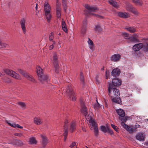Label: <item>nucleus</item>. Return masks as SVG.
Instances as JSON below:
<instances>
[{
    "mask_svg": "<svg viewBox=\"0 0 148 148\" xmlns=\"http://www.w3.org/2000/svg\"><path fill=\"white\" fill-rule=\"evenodd\" d=\"M80 102L81 106V112L83 114L86 119H89L88 122L89 126L91 130H94V132L95 135L97 136L98 134V128L97 126V124L95 122V120L92 118L91 117L88 118L86 117L88 113V110L87 108L84 105V99H80Z\"/></svg>",
    "mask_w": 148,
    "mask_h": 148,
    "instance_id": "obj_1",
    "label": "nucleus"
},
{
    "mask_svg": "<svg viewBox=\"0 0 148 148\" xmlns=\"http://www.w3.org/2000/svg\"><path fill=\"white\" fill-rule=\"evenodd\" d=\"M85 7L88 10L85 12V13L86 14H89L90 16H94L100 19L103 18V17L102 16L91 12H95L97 10V9L96 7L92 5H89L88 4H85Z\"/></svg>",
    "mask_w": 148,
    "mask_h": 148,
    "instance_id": "obj_2",
    "label": "nucleus"
},
{
    "mask_svg": "<svg viewBox=\"0 0 148 148\" xmlns=\"http://www.w3.org/2000/svg\"><path fill=\"white\" fill-rule=\"evenodd\" d=\"M108 94L111 98L118 97L120 95L119 90L115 88L111 84H109L108 87Z\"/></svg>",
    "mask_w": 148,
    "mask_h": 148,
    "instance_id": "obj_3",
    "label": "nucleus"
},
{
    "mask_svg": "<svg viewBox=\"0 0 148 148\" xmlns=\"http://www.w3.org/2000/svg\"><path fill=\"white\" fill-rule=\"evenodd\" d=\"M36 69V72L38 77V79L42 83H43L44 82H46V80L48 78L47 75H44L42 69L39 66H37Z\"/></svg>",
    "mask_w": 148,
    "mask_h": 148,
    "instance_id": "obj_4",
    "label": "nucleus"
},
{
    "mask_svg": "<svg viewBox=\"0 0 148 148\" xmlns=\"http://www.w3.org/2000/svg\"><path fill=\"white\" fill-rule=\"evenodd\" d=\"M116 111L118 114L120 116L119 119L121 122H126L129 119L128 117H124L125 115V113L123 109H119L116 110Z\"/></svg>",
    "mask_w": 148,
    "mask_h": 148,
    "instance_id": "obj_5",
    "label": "nucleus"
},
{
    "mask_svg": "<svg viewBox=\"0 0 148 148\" xmlns=\"http://www.w3.org/2000/svg\"><path fill=\"white\" fill-rule=\"evenodd\" d=\"M66 94L69 98L71 99L72 101H74L76 100L75 94L72 88L70 86H68L66 91Z\"/></svg>",
    "mask_w": 148,
    "mask_h": 148,
    "instance_id": "obj_6",
    "label": "nucleus"
},
{
    "mask_svg": "<svg viewBox=\"0 0 148 148\" xmlns=\"http://www.w3.org/2000/svg\"><path fill=\"white\" fill-rule=\"evenodd\" d=\"M7 74L10 75L13 77L17 79H21V77L14 71L9 69H6L4 71Z\"/></svg>",
    "mask_w": 148,
    "mask_h": 148,
    "instance_id": "obj_7",
    "label": "nucleus"
},
{
    "mask_svg": "<svg viewBox=\"0 0 148 148\" xmlns=\"http://www.w3.org/2000/svg\"><path fill=\"white\" fill-rule=\"evenodd\" d=\"M52 62L55 68L56 72V73L58 72V58L56 54H54L53 56Z\"/></svg>",
    "mask_w": 148,
    "mask_h": 148,
    "instance_id": "obj_8",
    "label": "nucleus"
},
{
    "mask_svg": "<svg viewBox=\"0 0 148 148\" xmlns=\"http://www.w3.org/2000/svg\"><path fill=\"white\" fill-rule=\"evenodd\" d=\"M26 20L24 18L22 19L20 22V24L23 32L24 34H25L27 30L25 26Z\"/></svg>",
    "mask_w": 148,
    "mask_h": 148,
    "instance_id": "obj_9",
    "label": "nucleus"
},
{
    "mask_svg": "<svg viewBox=\"0 0 148 148\" xmlns=\"http://www.w3.org/2000/svg\"><path fill=\"white\" fill-rule=\"evenodd\" d=\"M121 125L125 128L128 131L133 132L135 130V129H134L133 127L132 126H129L125 124L124 122H122L121 123Z\"/></svg>",
    "mask_w": 148,
    "mask_h": 148,
    "instance_id": "obj_10",
    "label": "nucleus"
},
{
    "mask_svg": "<svg viewBox=\"0 0 148 148\" xmlns=\"http://www.w3.org/2000/svg\"><path fill=\"white\" fill-rule=\"evenodd\" d=\"M121 57V56L119 54H116L113 55L110 58L112 61L116 62L119 61Z\"/></svg>",
    "mask_w": 148,
    "mask_h": 148,
    "instance_id": "obj_11",
    "label": "nucleus"
},
{
    "mask_svg": "<svg viewBox=\"0 0 148 148\" xmlns=\"http://www.w3.org/2000/svg\"><path fill=\"white\" fill-rule=\"evenodd\" d=\"M111 84L114 87L115 86H119L121 84V81L118 79H114L112 80Z\"/></svg>",
    "mask_w": 148,
    "mask_h": 148,
    "instance_id": "obj_12",
    "label": "nucleus"
},
{
    "mask_svg": "<svg viewBox=\"0 0 148 148\" xmlns=\"http://www.w3.org/2000/svg\"><path fill=\"white\" fill-rule=\"evenodd\" d=\"M143 44L142 43L135 45L133 47V49L135 51H138L141 48H143Z\"/></svg>",
    "mask_w": 148,
    "mask_h": 148,
    "instance_id": "obj_13",
    "label": "nucleus"
},
{
    "mask_svg": "<svg viewBox=\"0 0 148 148\" xmlns=\"http://www.w3.org/2000/svg\"><path fill=\"white\" fill-rule=\"evenodd\" d=\"M42 143L44 147H45L48 143V140L45 135H41Z\"/></svg>",
    "mask_w": 148,
    "mask_h": 148,
    "instance_id": "obj_14",
    "label": "nucleus"
},
{
    "mask_svg": "<svg viewBox=\"0 0 148 148\" xmlns=\"http://www.w3.org/2000/svg\"><path fill=\"white\" fill-rule=\"evenodd\" d=\"M51 8L48 2H45L44 4V11L45 13L51 12Z\"/></svg>",
    "mask_w": 148,
    "mask_h": 148,
    "instance_id": "obj_15",
    "label": "nucleus"
},
{
    "mask_svg": "<svg viewBox=\"0 0 148 148\" xmlns=\"http://www.w3.org/2000/svg\"><path fill=\"white\" fill-rule=\"evenodd\" d=\"M136 138L137 140L140 141H143L145 140V136L141 133L137 134L136 135Z\"/></svg>",
    "mask_w": 148,
    "mask_h": 148,
    "instance_id": "obj_16",
    "label": "nucleus"
},
{
    "mask_svg": "<svg viewBox=\"0 0 148 148\" xmlns=\"http://www.w3.org/2000/svg\"><path fill=\"white\" fill-rule=\"evenodd\" d=\"M118 16L120 17L127 18L130 16L129 13L126 12H119L118 13Z\"/></svg>",
    "mask_w": 148,
    "mask_h": 148,
    "instance_id": "obj_17",
    "label": "nucleus"
},
{
    "mask_svg": "<svg viewBox=\"0 0 148 148\" xmlns=\"http://www.w3.org/2000/svg\"><path fill=\"white\" fill-rule=\"evenodd\" d=\"M5 122L9 125H10L12 127L14 128L18 127L20 128H23V127L20 126L18 124H16L14 122H12V123H11L9 121L7 120H6Z\"/></svg>",
    "mask_w": 148,
    "mask_h": 148,
    "instance_id": "obj_18",
    "label": "nucleus"
},
{
    "mask_svg": "<svg viewBox=\"0 0 148 148\" xmlns=\"http://www.w3.org/2000/svg\"><path fill=\"white\" fill-rule=\"evenodd\" d=\"M120 73V70L118 68L113 69L111 72V75L114 76H117Z\"/></svg>",
    "mask_w": 148,
    "mask_h": 148,
    "instance_id": "obj_19",
    "label": "nucleus"
},
{
    "mask_svg": "<svg viewBox=\"0 0 148 148\" xmlns=\"http://www.w3.org/2000/svg\"><path fill=\"white\" fill-rule=\"evenodd\" d=\"M125 29H127L128 31L131 33H134L136 32V28L133 26H127L125 28Z\"/></svg>",
    "mask_w": 148,
    "mask_h": 148,
    "instance_id": "obj_20",
    "label": "nucleus"
},
{
    "mask_svg": "<svg viewBox=\"0 0 148 148\" xmlns=\"http://www.w3.org/2000/svg\"><path fill=\"white\" fill-rule=\"evenodd\" d=\"M136 34H134L132 36L130 37L129 40L131 42L136 43L138 42L139 40L138 38V37H136Z\"/></svg>",
    "mask_w": 148,
    "mask_h": 148,
    "instance_id": "obj_21",
    "label": "nucleus"
},
{
    "mask_svg": "<svg viewBox=\"0 0 148 148\" xmlns=\"http://www.w3.org/2000/svg\"><path fill=\"white\" fill-rule=\"evenodd\" d=\"M34 123L36 125H40L42 123V121L40 118L36 117L34 119Z\"/></svg>",
    "mask_w": 148,
    "mask_h": 148,
    "instance_id": "obj_22",
    "label": "nucleus"
},
{
    "mask_svg": "<svg viewBox=\"0 0 148 148\" xmlns=\"http://www.w3.org/2000/svg\"><path fill=\"white\" fill-rule=\"evenodd\" d=\"M112 98V100L114 102L116 103H117L121 104L122 101L120 97H114Z\"/></svg>",
    "mask_w": 148,
    "mask_h": 148,
    "instance_id": "obj_23",
    "label": "nucleus"
},
{
    "mask_svg": "<svg viewBox=\"0 0 148 148\" xmlns=\"http://www.w3.org/2000/svg\"><path fill=\"white\" fill-rule=\"evenodd\" d=\"M76 127V124L75 122L74 121H73L70 124V131L71 132H73L75 130Z\"/></svg>",
    "mask_w": 148,
    "mask_h": 148,
    "instance_id": "obj_24",
    "label": "nucleus"
},
{
    "mask_svg": "<svg viewBox=\"0 0 148 148\" xmlns=\"http://www.w3.org/2000/svg\"><path fill=\"white\" fill-rule=\"evenodd\" d=\"M61 24L62 29L65 32L67 33V29L66 27V23L63 19L62 20Z\"/></svg>",
    "mask_w": 148,
    "mask_h": 148,
    "instance_id": "obj_25",
    "label": "nucleus"
},
{
    "mask_svg": "<svg viewBox=\"0 0 148 148\" xmlns=\"http://www.w3.org/2000/svg\"><path fill=\"white\" fill-rule=\"evenodd\" d=\"M109 3L111 5L115 8L118 7L119 6L118 4L113 0H108Z\"/></svg>",
    "mask_w": 148,
    "mask_h": 148,
    "instance_id": "obj_26",
    "label": "nucleus"
},
{
    "mask_svg": "<svg viewBox=\"0 0 148 148\" xmlns=\"http://www.w3.org/2000/svg\"><path fill=\"white\" fill-rule=\"evenodd\" d=\"M45 17L48 23H49L51 18V12L45 13Z\"/></svg>",
    "mask_w": 148,
    "mask_h": 148,
    "instance_id": "obj_27",
    "label": "nucleus"
},
{
    "mask_svg": "<svg viewBox=\"0 0 148 148\" xmlns=\"http://www.w3.org/2000/svg\"><path fill=\"white\" fill-rule=\"evenodd\" d=\"M67 0H62V5L65 12H66L67 8Z\"/></svg>",
    "mask_w": 148,
    "mask_h": 148,
    "instance_id": "obj_28",
    "label": "nucleus"
},
{
    "mask_svg": "<svg viewBox=\"0 0 148 148\" xmlns=\"http://www.w3.org/2000/svg\"><path fill=\"white\" fill-rule=\"evenodd\" d=\"M56 9L57 16L58 18H60L61 16V7L56 8Z\"/></svg>",
    "mask_w": 148,
    "mask_h": 148,
    "instance_id": "obj_29",
    "label": "nucleus"
},
{
    "mask_svg": "<svg viewBox=\"0 0 148 148\" xmlns=\"http://www.w3.org/2000/svg\"><path fill=\"white\" fill-rule=\"evenodd\" d=\"M86 27H81L80 29V33L82 36H84L86 33Z\"/></svg>",
    "mask_w": 148,
    "mask_h": 148,
    "instance_id": "obj_30",
    "label": "nucleus"
},
{
    "mask_svg": "<svg viewBox=\"0 0 148 148\" xmlns=\"http://www.w3.org/2000/svg\"><path fill=\"white\" fill-rule=\"evenodd\" d=\"M64 132L63 133V135L64 136V141H66L67 137V136L68 132V128H65V127H64Z\"/></svg>",
    "mask_w": 148,
    "mask_h": 148,
    "instance_id": "obj_31",
    "label": "nucleus"
},
{
    "mask_svg": "<svg viewBox=\"0 0 148 148\" xmlns=\"http://www.w3.org/2000/svg\"><path fill=\"white\" fill-rule=\"evenodd\" d=\"M88 43L89 48L90 49H92L94 47L93 43L92 41L89 38L88 39Z\"/></svg>",
    "mask_w": 148,
    "mask_h": 148,
    "instance_id": "obj_32",
    "label": "nucleus"
},
{
    "mask_svg": "<svg viewBox=\"0 0 148 148\" xmlns=\"http://www.w3.org/2000/svg\"><path fill=\"white\" fill-rule=\"evenodd\" d=\"M27 78L29 80L33 82H35V80L33 78V77L30 75H29L28 74L25 77Z\"/></svg>",
    "mask_w": 148,
    "mask_h": 148,
    "instance_id": "obj_33",
    "label": "nucleus"
},
{
    "mask_svg": "<svg viewBox=\"0 0 148 148\" xmlns=\"http://www.w3.org/2000/svg\"><path fill=\"white\" fill-rule=\"evenodd\" d=\"M80 80L81 81V84L82 85H84V77L83 75V73H80Z\"/></svg>",
    "mask_w": 148,
    "mask_h": 148,
    "instance_id": "obj_34",
    "label": "nucleus"
},
{
    "mask_svg": "<svg viewBox=\"0 0 148 148\" xmlns=\"http://www.w3.org/2000/svg\"><path fill=\"white\" fill-rule=\"evenodd\" d=\"M101 106H100L97 102L96 103L94 104L93 106L95 110L98 109L100 108H101Z\"/></svg>",
    "mask_w": 148,
    "mask_h": 148,
    "instance_id": "obj_35",
    "label": "nucleus"
},
{
    "mask_svg": "<svg viewBox=\"0 0 148 148\" xmlns=\"http://www.w3.org/2000/svg\"><path fill=\"white\" fill-rule=\"evenodd\" d=\"M108 128V127H106L105 126H101V130L102 131L105 133L107 132Z\"/></svg>",
    "mask_w": 148,
    "mask_h": 148,
    "instance_id": "obj_36",
    "label": "nucleus"
},
{
    "mask_svg": "<svg viewBox=\"0 0 148 148\" xmlns=\"http://www.w3.org/2000/svg\"><path fill=\"white\" fill-rule=\"evenodd\" d=\"M36 143L35 139L34 138L32 137L30 138L29 143L31 144H35Z\"/></svg>",
    "mask_w": 148,
    "mask_h": 148,
    "instance_id": "obj_37",
    "label": "nucleus"
},
{
    "mask_svg": "<svg viewBox=\"0 0 148 148\" xmlns=\"http://www.w3.org/2000/svg\"><path fill=\"white\" fill-rule=\"evenodd\" d=\"M18 71L21 74L23 75L25 77H26L27 75L28 74V73H26L25 71H23L21 69H18Z\"/></svg>",
    "mask_w": 148,
    "mask_h": 148,
    "instance_id": "obj_38",
    "label": "nucleus"
},
{
    "mask_svg": "<svg viewBox=\"0 0 148 148\" xmlns=\"http://www.w3.org/2000/svg\"><path fill=\"white\" fill-rule=\"evenodd\" d=\"M133 2L137 5H140L142 3V1L140 0H132Z\"/></svg>",
    "mask_w": 148,
    "mask_h": 148,
    "instance_id": "obj_39",
    "label": "nucleus"
},
{
    "mask_svg": "<svg viewBox=\"0 0 148 148\" xmlns=\"http://www.w3.org/2000/svg\"><path fill=\"white\" fill-rule=\"evenodd\" d=\"M95 30L97 31H102V29L99 25H97L95 26Z\"/></svg>",
    "mask_w": 148,
    "mask_h": 148,
    "instance_id": "obj_40",
    "label": "nucleus"
},
{
    "mask_svg": "<svg viewBox=\"0 0 148 148\" xmlns=\"http://www.w3.org/2000/svg\"><path fill=\"white\" fill-rule=\"evenodd\" d=\"M123 35L124 37L126 39H130V37L129 36V34L125 32L123 34Z\"/></svg>",
    "mask_w": 148,
    "mask_h": 148,
    "instance_id": "obj_41",
    "label": "nucleus"
},
{
    "mask_svg": "<svg viewBox=\"0 0 148 148\" xmlns=\"http://www.w3.org/2000/svg\"><path fill=\"white\" fill-rule=\"evenodd\" d=\"M54 38V34L53 33L51 32L50 33L49 35V39L50 41H52L53 40V39Z\"/></svg>",
    "mask_w": 148,
    "mask_h": 148,
    "instance_id": "obj_42",
    "label": "nucleus"
},
{
    "mask_svg": "<svg viewBox=\"0 0 148 148\" xmlns=\"http://www.w3.org/2000/svg\"><path fill=\"white\" fill-rule=\"evenodd\" d=\"M143 48L145 51H148V44L146 43L144 45H143Z\"/></svg>",
    "mask_w": 148,
    "mask_h": 148,
    "instance_id": "obj_43",
    "label": "nucleus"
},
{
    "mask_svg": "<svg viewBox=\"0 0 148 148\" xmlns=\"http://www.w3.org/2000/svg\"><path fill=\"white\" fill-rule=\"evenodd\" d=\"M87 21L86 20H84L82 22V27H84L87 28Z\"/></svg>",
    "mask_w": 148,
    "mask_h": 148,
    "instance_id": "obj_44",
    "label": "nucleus"
},
{
    "mask_svg": "<svg viewBox=\"0 0 148 148\" xmlns=\"http://www.w3.org/2000/svg\"><path fill=\"white\" fill-rule=\"evenodd\" d=\"M133 6L131 5H127L126 7V8L128 11H130L132 9V8H133Z\"/></svg>",
    "mask_w": 148,
    "mask_h": 148,
    "instance_id": "obj_45",
    "label": "nucleus"
},
{
    "mask_svg": "<svg viewBox=\"0 0 148 148\" xmlns=\"http://www.w3.org/2000/svg\"><path fill=\"white\" fill-rule=\"evenodd\" d=\"M112 127L115 130L116 132H118L119 130V128L114 125L112 124L111 125Z\"/></svg>",
    "mask_w": 148,
    "mask_h": 148,
    "instance_id": "obj_46",
    "label": "nucleus"
},
{
    "mask_svg": "<svg viewBox=\"0 0 148 148\" xmlns=\"http://www.w3.org/2000/svg\"><path fill=\"white\" fill-rule=\"evenodd\" d=\"M77 145L76 143L75 142H73L72 143H71V144L69 147L71 148H73L74 147H76Z\"/></svg>",
    "mask_w": 148,
    "mask_h": 148,
    "instance_id": "obj_47",
    "label": "nucleus"
},
{
    "mask_svg": "<svg viewBox=\"0 0 148 148\" xmlns=\"http://www.w3.org/2000/svg\"><path fill=\"white\" fill-rule=\"evenodd\" d=\"M130 11L135 14H138L137 10L133 7Z\"/></svg>",
    "mask_w": 148,
    "mask_h": 148,
    "instance_id": "obj_48",
    "label": "nucleus"
},
{
    "mask_svg": "<svg viewBox=\"0 0 148 148\" xmlns=\"http://www.w3.org/2000/svg\"><path fill=\"white\" fill-rule=\"evenodd\" d=\"M130 11L135 14H138L137 10L133 7Z\"/></svg>",
    "mask_w": 148,
    "mask_h": 148,
    "instance_id": "obj_49",
    "label": "nucleus"
},
{
    "mask_svg": "<svg viewBox=\"0 0 148 148\" xmlns=\"http://www.w3.org/2000/svg\"><path fill=\"white\" fill-rule=\"evenodd\" d=\"M69 122V121L68 120L66 119L65 120L64 122V127H65V128H68V123Z\"/></svg>",
    "mask_w": 148,
    "mask_h": 148,
    "instance_id": "obj_50",
    "label": "nucleus"
},
{
    "mask_svg": "<svg viewBox=\"0 0 148 148\" xmlns=\"http://www.w3.org/2000/svg\"><path fill=\"white\" fill-rule=\"evenodd\" d=\"M56 8L60 7L61 4L58 0H56Z\"/></svg>",
    "mask_w": 148,
    "mask_h": 148,
    "instance_id": "obj_51",
    "label": "nucleus"
},
{
    "mask_svg": "<svg viewBox=\"0 0 148 148\" xmlns=\"http://www.w3.org/2000/svg\"><path fill=\"white\" fill-rule=\"evenodd\" d=\"M3 81L4 82L8 83H10L11 82L10 79L9 78L7 77L4 79Z\"/></svg>",
    "mask_w": 148,
    "mask_h": 148,
    "instance_id": "obj_52",
    "label": "nucleus"
},
{
    "mask_svg": "<svg viewBox=\"0 0 148 148\" xmlns=\"http://www.w3.org/2000/svg\"><path fill=\"white\" fill-rule=\"evenodd\" d=\"M107 132L108 133L110 134L111 135L113 134V133L112 131L110 129L109 127L107 130Z\"/></svg>",
    "mask_w": 148,
    "mask_h": 148,
    "instance_id": "obj_53",
    "label": "nucleus"
},
{
    "mask_svg": "<svg viewBox=\"0 0 148 148\" xmlns=\"http://www.w3.org/2000/svg\"><path fill=\"white\" fill-rule=\"evenodd\" d=\"M18 104L22 108H24L25 107V104L23 102H20L18 103Z\"/></svg>",
    "mask_w": 148,
    "mask_h": 148,
    "instance_id": "obj_54",
    "label": "nucleus"
},
{
    "mask_svg": "<svg viewBox=\"0 0 148 148\" xmlns=\"http://www.w3.org/2000/svg\"><path fill=\"white\" fill-rule=\"evenodd\" d=\"M98 78V76H96L95 78L96 82V83L97 84H99L100 83V80H99Z\"/></svg>",
    "mask_w": 148,
    "mask_h": 148,
    "instance_id": "obj_55",
    "label": "nucleus"
},
{
    "mask_svg": "<svg viewBox=\"0 0 148 148\" xmlns=\"http://www.w3.org/2000/svg\"><path fill=\"white\" fill-rule=\"evenodd\" d=\"M140 127V125L137 123H136L135 125V128L136 129L139 128Z\"/></svg>",
    "mask_w": 148,
    "mask_h": 148,
    "instance_id": "obj_56",
    "label": "nucleus"
},
{
    "mask_svg": "<svg viewBox=\"0 0 148 148\" xmlns=\"http://www.w3.org/2000/svg\"><path fill=\"white\" fill-rule=\"evenodd\" d=\"M54 47V46L53 45H51L49 47V49L50 50H51Z\"/></svg>",
    "mask_w": 148,
    "mask_h": 148,
    "instance_id": "obj_57",
    "label": "nucleus"
},
{
    "mask_svg": "<svg viewBox=\"0 0 148 148\" xmlns=\"http://www.w3.org/2000/svg\"><path fill=\"white\" fill-rule=\"evenodd\" d=\"M21 134L16 133L15 134V135L17 136H21Z\"/></svg>",
    "mask_w": 148,
    "mask_h": 148,
    "instance_id": "obj_58",
    "label": "nucleus"
},
{
    "mask_svg": "<svg viewBox=\"0 0 148 148\" xmlns=\"http://www.w3.org/2000/svg\"><path fill=\"white\" fill-rule=\"evenodd\" d=\"M109 72V71H107V70L106 71L105 73H106V78L107 79L108 78V76H107V73Z\"/></svg>",
    "mask_w": 148,
    "mask_h": 148,
    "instance_id": "obj_59",
    "label": "nucleus"
},
{
    "mask_svg": "<svg viewBox=\"0 0 148 148\" xmlns=\"http://www.w3.org/2000/svg\"><path fill=\"white\" fill-rule=\"evenodd\" d=\"M37 5H38L37 4H36V6L35 7V8H36V10H37V8H38Z\"/></svg>",
    "mask_w": 148,
    "mask_h": 148,
    "instance_id": "obj_60",
    "label": "nucleus"
},
{
    "mask_svg": "<svg viewBox=\"0 0 148 148\" xmlns=\"http://www.w3.org/2000/svg\"><path fill=\"white\" fill-rule=\"evenodd\" d=\"M53 44L52 45H55V44H56V42L55 41H53Z\"/></svg>",
    "mask_w": 148,
    "mask_h": 148,
    "instance_id": "obj_61",
    "label": "nucleus"
},
{
    "mask_svg": "<svg viewBox=\"0 0 148 148\" xmlns=\"http://www.w3.org/2000/svg\"><path fill=\"white\" fill-rule=\"evenodd\" d=\"M82 129L84 131V132H86V130L84 128H82Z\"/></svg>",
    "mask_w": 148,
    "mask_h": 148,
    "instance_id": "obj_62",
    "label": "nucleus"
},
{
    "mask_svg": "<svg viewBox=\"0 0 148 148\" xmlns=\"http://www.w3.org/2000/svg\"><path fill=\"white\" fill-rule=\"evenodd\" d=\"M16 142H21V141H20L18 140H16Z\"/></svg>",
    "mask_w": 148,
    "mask_h": 148,
    "instance_id": "obj_63",
    "label": "nucleus"
},
{
    "mask_svg": "<svg viewBox=\"0 0 148 148\" xmlns=\"http://www.w3.org/2000/svg\"><path fill=\"white\" fill-rule=\"evenodd\" d=\"M101 70H104V67L103 66L102 68L101 69Z\"/></svg>",
    "mask_w": 148,
    "mask_h": 148,
    "instance_id": "obj_64",
    "label": "nucleus"
}]
</instances>
